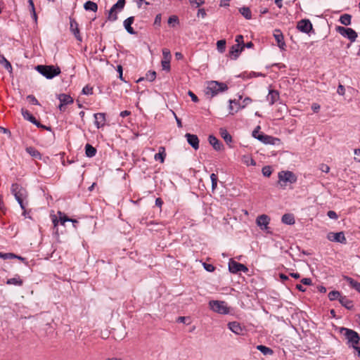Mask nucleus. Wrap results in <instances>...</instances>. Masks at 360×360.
I'll return each instance as SVG.
<instances>
[{
	"label": "nucleus",
	"mask_w": 360,
	"mask_h": 360,
	"mask_svg": "<svg viewBox=\"0 0 360 360\" xmlns=\"http://www.w3.org/2000/svg\"><path fill=\"white\" fill-rule=\"evenodd\" d=\"M11 191L12 194L15 196V200L19 203L21 209L23 210L22 214L25 216L26 207L29 204L27 191L21 185L16 183L11 185Z\"/></svg>",
	"instance_id": "f257e3e1"
},
{
	"label": "nucleus",
	"mask_w": 360,
	"mask_h": 360,
	"mask_svg": "<svg viewBox=\"0 0 360 360\" xmlns=\"http://www.w3.org/2000/svg\"><path fill=\"white\" fill-rule=\"evenodd\" d=\"M340 333L345 336L347 340V344L349 347L354 348L359 344L360 335L354 330L347 328H341Z\"/></svg>",
	"instance_id": "f03ea898"
},
{
	"label": "nucleus",
	"mask_w": 360,
	"mask_h": 360,
	"mask_svg": "<svg viewBox=\"0 0 360 360\" xmlns=\"http://www.w3.org/2000/svg\"><path fill=\"white\" fill-rule=\"evenodd\" d=\"M35 69L47 79H52L60 73V69L54 65H39Z\"/></svg>",
	"instance_id": "7ed1b4c3"
},
{
	"label": "nucleus",
	"mask_w": 360,
	"mask_h": 360,
	"mask_svg": "<svg viewBox=\"0 0 360 360\" xmlns=\"http://www.w3.org/2000/svg\"><path fill=\"white\" fill-rule=\"evenodd\" d=\"M227 89L228 86L225 83L211 81L208 83L205 94L212 98L219 92L225 91Z\"/></svg>",
	"instance_id": "20e7f679"
},
{
	"label": "nucleus",
	"mask_w": 360,
	"mask_h": 360,
	"mask_svg": "<svg viewBox=\"0 0 360 360\" xmlns=\"http://www.w3.org/2000/svg\"><path fill=\"white\" fill-rule=\"evenodd\" d=\"M210 308L214 312L220 314H228L230 313V308L224 301L210 300L209 302Z\"/></svg>",
	"instance_id": "39448f33"
},
{
	"label": "nucleus",
	"mask_w": 360,
	"mask_h": 360,
	"mask_svg": "<svg viewBox=\"0 0 360 360\" xmlns=\"http://www.w3.org/2000/svg\"><path fill=\"white\" fill-rule=\"evenodd\" d=\"M125 5V0H118V1L112 6L108 12V20L110 21H115L117 19V11H122Z\"/></svg>",
	"instance_id": "423d86ee"
},
{
	"label": "nucleus",
	"mask_w": 360,
	"mask_h": 360,
	"mask_svg": "<svg viewBox=\"0 0 360 360\" xmlns=\"http://www.w3.org/2000/svg\"><path fill=\"white\" fill-rule=\"evenodd\" d=\"M336 31L342 36L348 38L352 42L356 41L357 33L352 28L338 26Z\"/></svg>",
	"instance_id": "0eeeda50"
},
{
	"label": "nucleus",
	"mask_w": 360,
	"mask_h": 360,
	"mask_svg": "<svg viewBox=\"0 0 360 360\" xmlns=\"http://www.w3.org/2000/svg\"><path fill=\"white\" fill-rule=\"evenodd\" d=\"M279 182H283L285 186L286 183L294 184L297 181L296 175L290 171H281L278 173Z\"/></svg>",
	"instance_id": "6e6552de"
},
{
	"label": "nucleus",
	"mask_w": 360,
	"mask_h": 360,
	"mask_svg": "<svg viewBox=\"0 0 360 360\" xmlns=\"http://www.w3.org/2000/svg\"><path fill=\"white\" fill-rule=\"evenodd\" d=\"M229 269L230 272H231L232 274H238V272L240 271H248V269L245 265L237 262L233 259H231L229 262Z\"/></svg>",
	"instance_id": "1a4fd4ad"
},
{
	"label": "nucleus",
	"mask_w": 360,
	"mask_h": 360,
	"mask_svg": "<svg viewBox=\"0 0 360 360\" xmlns=\"http://www.w3.org/2000/svg\"><path fill=\"white\" fill-rule=\"evenodd\" d=\"M58 98L60 101L58 108L61 112H64L66 108L65 106L72 103L74 101L73 98L70 95L65 94H60L58 95Z\"/></svg>",
	"instance_id": "9d476101"
},
{
	"label": "nucleus",
	"mask_w": 360,
	"mask_h": 360,
	"mask_svg": "<svg viewBox=\"0 0 360 360\" xmlns=\"http://www.w3.org/2000/svg\"><path fill=\"white\" fill-rule=\"evenodd\" d=\"M327 239L332 242H337L342 244H345L347 243V239L343 231L338 233L330 232L327 235Z\"/></svg>",
	"instance_id": "9b49d317"
},
{
	"label": "nucleus",
	"mask_w": 360,
	"mask_h": 360,
	"mask_svg": "<svg viewBox=\"0 0 360 360\" xmlns=\"http://www.w3.org/2000/svg\"><path fill=\"white\" fill-rule=\"evenodd\" d=\"M274 37L275 38V40L276 41L278 46L281 50H285L286 44L285 43L284 36H283L282 32L278 29H276L274 31Z\"/></svg>",
	"instance_id": "f8f14e48"
},
{
	"label": "nucleus",
	"mask_w": 360,
	"mask_h": 360,
	"mask_svg": "<svg viewBox=\"0 0 360 360\" xmlns=\"http://www.w3.org/2000/svg\"><path fill=\"white\" fill-rule=\"evenodd\" d=\"M297 28L300 32L309 33L312 30V24L309 20H301L297 22Z\"/></svg>",
	"instance_id": "ddd939ff"
},
{
	"label": "nucleus",
	"mask_w": 360,
	"mask_h": 360,
	"mask_svg": "<svg viewBox=\"0 0 360 360\" xmlns=\"http://www.w3.org/2000/svg\"><path fill=\"white\" fill-rule=\"evenodd\" d=\"M256 139L265 144L276 145L280 140L278 138L273 137L264 134H258Z\"/></svg>",
	"instance_id": "4468645a"
},
{
	"label": "nucleus",
	"mask_w": 360,
	"mask_h": 360,
	"mask_svg": "<svg viewBox=\"0 0 360 360\" xmlns=\"http://www.w3.org/2000/svg\"><path fill=\"white\" fill-rule=\"evenodd\" d=\"M70 29L72 33L75 35V38L79 41H82V38L80 35L79 29V25L77 22L75 20V19L72 18H70Z\"/></svg>",
	"instance_id": "2eb2a0df"
},
{
	"label": "nucleus",
	"mask_w": 360,
	"mask_h": 360,
	"mask_svg": "<svg viewBox=\"0 0 360 360\" xmlns=\"http://www.w3.org/2000/svg\"><path fill=\"white\" fill-rule=\"evenodd\" d=\"M270 221V218L266 214H262L257 217L256 224L262 230H266Z\"/></svg>",
	"instance_id": "dca6fc26"
},
{
	"label": "nucleus",
	"mask_w": 360,
	"mask_h": 360,
	"mask_svg": "<svg viewBox=\"0 0 360 360\" xmlns=\"http://www.w3.org/2000/svg\"><path fill=\"white\" fill-rule=\"evenodd\" d=\"M21 112L23 117L25 120H29L30 122L33 123L38 127L46 128L45 126L40 124V122H38L37 119L27 110L22 108Z\"/></svg>",
	"instance_id": "f3484780"
},
{
	"label": "nucleus",
	"mask_w": 360,
	"mask_h": 360,
	"mask_svg": "<svg viewBox=\"0 0 360 360\" xmlns=\"http://www.w3.org/2000/svg\"><path fill=\"white\" fill-rule=\"evenodd\" d=\"M188 143L195 149L199 148V139L197 135L186 133L185 135Z\"/></svg>",
	"instance_id": "a211bd4d"
},
{
	"label": "nucleus",
	"mask_w": 360,
	"mask_h": 360,
	"mask_svg": "<svg viewBox=\"0 0 360 360\" xmlns=\"http://www.w3.org/2000/svg\"><path fill=\"white\" fill-rule=\"evenodd\" d=\"M245 45L240 46V44H234L231 46L229 50V55L233 57V59H236L239 54L243 51Z\"/></svg>",
	"instance_id": "6ab92c4d"
},
{
	"label": "nucleus",
	"mask_w": 360,
	"mask_h": 360,
	"mask_svg": "<svg viewBox=\"0 0 360 360\" xmlns=\"http://www.w3.org/2000/svg\"><path fill=\"white\" fill-rule=\"evenodd\" d=\"M95 125L98 129L103 127L105 123V114L102 112L95 113Z\"/></svg>",
	"instance_id": "aec40b11"
},
{
	"label": "nucleus",
	"mask_w": 360,
	"mask_h": 360,
	"mask_svg": "<svg viewBox=\"0 0 360 360\" xmlns=\"http://www.w3.org/2000/svg\"><path fill=\"white\" fill-rule=\"evenodd\" d=\"M280 98L279 93L276 90H269L267 95V101L270 105H274Z\"/></svg>",
	"instance_id": "412c9836"
},
{
	"label": "nucleus",
	"mask_w": 360,
	"mask_h": 360,
	"mask_svg": "<svg viewBox=\"0 0 360 360\" xmlns=\"http://www.w3.org/2000/svg\"><path fill=\"white\" fill-rule=\"evenodd\" d=\"M208 141L210 145L212 146L214 150H221L222 149V143L213 135H210Z\"/></svg>",
	"instance_id": "4be33fe9"
},
{
	"label": "nucleus",
	"mask_w": 360,
	"mask_h": 360,
	"mask_svg": "<svg viewBox=\"0 0 360 360\" xmlns=\"http://www.w3.org/2000/svg\"><path fill=\"white\" fill-rule=\"evenodd\" d=\"M229 328L234 333L240 335L243 333V328L240 324L236 321L230 322L228 324Z\"/></svg>",
	"instance_id": "5701e85b"
},
{
	"label": "nucleus",
	"mask_w": 360,
	"mask_h": 360,
	"mask_svg": "<svg viewBox=\"0 0 360 360\" xmlns=\"http://www.w3.org/2000/svg\"><path fill=\"white\" fill-rule=\"evenodd\" d=\"M134 17L133 16L129 17L124 21V26L126 30L131 34H134L136 33L134 30L131 27V25L134 23Z\"/></svg>",
	"instance_id": "b1692460"
},
{
	"label": "nucleus",
	"mask_w": 360,
	"mask_h": 360,
	"mask_svg": "<svg viewBox=\"0 0 360 360\" xmlns=\"http://www.w3.org/2000/svg\"><path fill=\"white\" fill-rule=\"evenodd\" d=\"M26 152L34 159L41 160V155L34 147L29 146L25 148Z\"/></svg>",
	"instance_id": "393cba45"
},
{
	"label": "nucleus",
	"mask_w": 360,
	"mask_h": 360,
	"mask_svg": "<svg viewBox=\"0 0 360 360\" xmlns=\"http://www.w3.org/2000/svg\"><path fill=\"white\" fill-rule=\"evenodd\" d=\"M339 302L343 307H345L347 309H352L354 307L352 301L349 300L346 296L342 295Z\"/></svg>",
	"instance_id": "a878e982"
},
{
	"label": "nucleus",
	"mask_w": 360,
	"mask_h": 360,
	"mask_svg": "<svg viewBox=\"0 0 360 360\" xmlns=\"http://www.w3.org/2000/svg\"><path fill=\"white\" fill-rule=\"evenodd\" d=\"M345 280L349 284V285L360 292V283L355 281L352 278L345 276Z\"/></svg>",
	"instance_id": "bb28decb"
},
{
	"label": "nucleus",
	"mask_w": 360,
	"mask_h": 360,
	"mask_svg": "<svg viewBox=\"0 0 360 360\" xmlns=\"http://www.w3.org/2000/svg\"><path fill=\"white\" fill-rule=\"evenodd\" d=\"M281 221L283 224H288V225H292L294 224L295 221L294 216L292 214H285L283 215L281 218Z\"/></svg>",
	"instance_id": "cd10ccee"
},
{
	"label": "nucleus",
	"mask_w": 360,
	"mask_h": 360,
	"mask_svg": "<svg viewBox=\"0 0 360 360\" xmlns=\"http://www.w3.org/2000/svg\"><path fill=\"white\" fill-rule=\"evenodd\" d=\"M6 284L8 285H15L18 286H22L23 284V281L20 278V276H16L14 278H9L6 281Z\"/></svg>",
	"instance_id": "c85d7f7f"
},
{
	"label": "nucleus",
	"mask_w": 360,
	"mask_h": 360,
	"mask_svg": "<svg viewBox=\"0 0 360 360\" xmlns=\"http://www.w3.org/2000/svg\"><path fill=\"white\" fill-rule=\"evenodd\" d=\"M0 64L3 65V66L10 72H12V65L11 63L5 58V56L0 53Z\"/></svg>",
	"instance_id": "c756f323"
},
{
	"label": "nucleus",
	"mask_w": 360,
	"mask_h": 360,
	"mask_svg": "<svg viewBox=\"0 0 360 360\" xmlns=\"http://www.w3.org/2000/svg\"><path fill=\"white\" fill-rule=\"evenodd\" d=\"M166 157L165 149L164 147L159 148V152L155 155V160H159L160 162H164Z\"/></svg>",
	"instance_id": "7c9ffc66"
},
{
	"label": "nucleus",
	"mask_w": 360,
	"mask_h": 360,
	"mask_svg": "<svg viewBox=\"0 0 360 360\" xmlns=\"http://www.w3.org/2000/svg\"><path fill=\"white\" fill-rule=\"evenodd\" d=\"M85 153L87 157L92 158L96 155V149L91 145L87 143L85 146Z\"/></svg>",
	"instance_id": "2f4dec72"
},
{
	"label": "nucleus",
	"mask_w": 360,
	"mask_h": 360,
	"mask_svg": "<svg viewBox=\"0 0 360 360\" xmlns=\"http://www.w3.org/2000/svg\"><path fill=\"white\" fill-rule=\"evenodd\" d=\"M84 8L86 11L96 12L98 10V5L91 1H87L84 5Z\"/></svg>",
	"instance_id": "473e14b6"
},
{
	"label": "nucleus",
	"mask_w": 360,
	"mask_h": 360,
	"mask_svg": "<svg viewBox=\"0 0 360 360\" xmlns=\"http://www.w3.org/2000/svg\"><path fill=\"white\" fill-rule=\"evenodd\" d=\"M220 135L221 138L224 139V140L226 142V143H230L232 142V137L229 134V133L225 129H220Z\"/></svg>",
	"instance_id": "72a5a7b5"
},
{
	"label": "nucleus",
	"mask_w": 360,
	"mask_h": 360,
	"mask_svg": "<svg viewBox=\"0 0 360 360\" xmlns=\"http://www.w3.org/2000/svg\"><path fill=\"white\" fill-rule=\"evenodd\" d=\"M251 102L252 99L249 97H246L245 98H244L241 103L239 101H238V107L236 108L235 112H238L239 110L245 108Z\"/></svg>",
	"instance_id": "f704fd0d"
},
{
	"label": "nucleus",
	"mask_w": 360,
	"mask_h": 360,
	"mask_svg": "<svg viewBox=\"0 0 360 360\" xmlns=\"http://www.w3.org/2000/svg\"><path fill=\"white\" fill-rule=\"evenodd\" d=\"M58 214L59 215V221L60 224L64 225L66 221H72V222H77V220L70 219L65 214H63L62 212L58 211Z\"/></svg>",
	"instance_id": "c9c22d12"
},
{
	"label": "nucleus",
	"mask_w": 360,
	"mask_h": 360,
	"mask_svg": "<svg viewBox=\"0 0 360 360\" xmlns=\"http://www.w3.org/2000/svg\"><path fill=\"white\" fill-rule=\"evenodd\" d=\"M352 15L347 13L340 16L339 21L344 25H349L351 24Z\"/></svg>",
	"instance_id": "e433bc0d"
},
{
	"label": "nucleus",
	"mask_w": 360,
	"mask_h": 360,
	"mask_svg": "<svg viewBox=\"0 0 360 360\" xmlns=\"http://www.w3.org/2000/svg\"><path fill=\"white\" fill-rule=\"evenodd\" d=\"M257 349L264 355H272L274 354V351L271 348L262 345H257Z\"/></svg>",
	"instance_id": "4c0bfd02"
},
{
	"label": "nucleus",
	"mask_w": 360,
	"mask_h": 360,
	"mask_svg": "<svg viewBox=\"0 0 360 360\" xmlns=\"http://www.w3.org/2000/svg\"><path fill=\"white\" fill-rule=\"evenodd\" d=\"M240 13L246 19L250 20L252 18V13L248 7H243L240 9Z\"/></svg>",
	"instance_id": "58836bf2"
},
{
	"label": "nucleus",
	"mask_w": 360,
	"mask_h": 360,
	"mask_svg": "<svg viewBox=\"0 0 360 360\" xmlns=\"http://www.w3.org/2000/svg\"><path fill=\"white\" fill-rule=\"evenodd\" d=\"M341 296H342L341 293L337 290H333V291L330 292L328 295L329 300L331 301L336 300H340Z\"/></svg>",
	"instance_id": "ea45409f"
},
{
	"label": "nucleus",
	"mask_w": 360,
	"mask_h": 360,
	"mask_svg": "<svg viewBox=\"0 0 360 360\" xmlns=\"http://www.w3.org/2000/svg\"><path fill=\"white\" fill-rule=\"evenodd\" d=\"M0 257L4 259H13V258H18L19 259H23L22 257H21L20 256H17L13 253L0 252Z\"/></svg>",
	"instance_id": "a19ab883"
},
{
	"label": "nucleus",
	"mask_w": 360,
	"mask_h": 360,
	"mask_svg": "<svg viewBox=\"0 0 360 360\" xmlns=\"http://www.w3.org/2000/svg\"><path fill=\"white\" fill-rule=\"evenodd\" d=\"M217 48L219 52L224 53L226 49V40L221 39L217 42Z\"/></svg>",
	"instance_id": "79ce46f5"
},
{
	"label": "nucleus",
	"mask_w": 360,
	"mask_h": 360,
	"mask_svg": "<svg viewBox=\"0 0 360 360\" xmlns=\"http://www.w3.org/2000/svg\"><path fill=\"white\" fill-rule=\"evenodd\" d=\"M210 179H211V181H212V189L214 191L217 186L218 177H217V174L212 173L210 175Z\"/></svg>",
	"instance_id": "37998d69"
},
{
	"label": "nucleus",
	"mask_w": 360,
	"mask_h": 360,
	"mask_svg": "<svg viewBox=\"0 0 360 360\" xmlns=\"http://www.w3.org/2000/svg\"><path fill=\"white\" fill-rule=\"evenodd\" d=\"M243 162L244 164H245L247 166H249V165H252V166H255L256 165V162L255 161V160H253L251 157L250 156H244L243 157Z\"/></svg>",
	"instance_id": "c03bdc74"
},
{
	"label": "nucleus",
	"mask_w": 360,
	"mask_h": 360,
	"mask_svg": "<svg viewBox=\"0 0 360 360\" xmlns=\"http://www.w3.org/2000/svg\"><path fill=\"white\" fill-rule=\"evenodd\" d=\"M262 172L264 176L269 177L272 174V169L270 166H264L262 169Z\"/></svg>",
	"instance_id": "a18cd8bd"
},
{
	"label": "nucleus",
	"mask_w": 360,
	"mask_h": 360,
	"mask_svg": "<svg viewBox=\"0 0 360 360\" xmlns=\"http://www.w3.org/2000/svg\"><path fill=\"white\" fill-rule=\"evenodd\" d=\"M162 56H163V59L162 60H171L172 56H171V53H170V51H169V49H162Z\"/></svg>",
	"instance_id": "49530a36"
},
{
	"label": "nucleus",
	"mask_w": 360,
	"mask_h": 360,
	"mask_svg": "<svg viewBox=\"0 0 360 360\" xmlns=\"http://www.w3.org/2000/svg\"><path fill=\"white\" fill-rule=\"evenodd\" d=\"M146 79L153 82L156 78V72L155 71H149L146 75Z\"/></svg>",
	"instance_id": "de8ad7c7"
},
{
	"label": "nucleus",
	"mask_w": 360,
	"mask_h": 360,
	"mask_svg": "<svg viewBox=\"0 0 360 360\" xmlns=\"http://www.w3.org/2000/svg\"><path fill=\"white\" fill-rule=\"evenodd\" d=\"M230 105H229V113L231 115H234L236 112H235L236 109H234V107L232 105V103H234L236 105V108L238 107V101L236 99L234 100H229Z\"/></svg>",
	"instance_id": "09e8293b"
},
{
	"label": "nucleus",
	"mask_w": 360,
	"mask_h": 360,
	"mask_svg": "<svg viewBox=\"0 0 360 360\" xmlns=\"http://www.w3.org/2000/svg\"><path fill=\"white\" fill-rule=\"evenodd\" d=\"M161 65L162 70L169 72L170 70V60H162Z\"/></svg>",
	"instance_id": "8fccbe9b"
},
{
	"label": "nucleus",
	"mask_w": 360,
	"mask_h": 360,
	"mask_svg": "<svg viewBox=\"0 0 360 360\" xmlns=\"http://www.w3.org/2000/svg\"><path fill=\"white\" fill-rule=\"evenodd\" d=\"M168 24L174 26V24H179V18L176 15H172L168 19Z\"/></svg>",
	"instance_id": "3c124183"
},
{
	"label": "nucleus",
	"mask_w": 360,
	"mask_h": 360,
	"mask_svg": "<svg viewBox=\"0 0 360 360\" xmlns=\"http://www.w3.org/2000/svg\"><path fill=\"white\" fill-rule=\"evenodd\" d=\"M82 94L85 95H91L93 94V88L89 85L85 86L82 89Z\"/></svg>",
	"instance_id": "603ef678"
},
{
	"label": "nucleus",
	"mask_w": 360,
	"mask_h": 360,
	"mask_svg": "<svg viewBox=\"0 0 360 360\" xmlns=\"http://www.w3.org/2000/svg\"><path fill=\"white\" fill-rule=\"evenodd\" d=\"M205 269L209 272H213L214 270H215V267L211 264H207L206 262H204L202 264Z\"/></svg>",
	"instance_id": "864d4df0"
},
{
	"label": "nucleus",
	"mask_w": 360,
	"mask_h": 360,
	"mask_svg": "<svg viewBox=\"0 0 360 360\" xmlns=\"http://www.w3.org/2000/svg\"><path fill=\"white\" fill-rule=\"evenodd\" d=\"M205 3L203 0H190V4L193 6L199 7Z\"/></svg>",
	"instance_id": "5fc2aeb1"
},
{
	"label": "nucleus",
	"mask_w": 360,
	"mask_h": 360,
	"mask_svg": "<svg viewBox=\"0 0 360 360\" xmlns=\"http://www.w3.org/2000/svg\"><path fill=\"white\" fill-rule=\"evenodd\" d=\"M27 101L32 105H39L37 99L33 95H29L27 96Z\"/></svg>",
	"instance_id": "6e6d98bb"
},
{
	"label": "nucleus",
	"mask_w": 360,
	"mask_h": 360,
	"mask_svg": "<svg viewBox=\"0 0 360 360\" xmlns=\"http://www.w3.org/2000/svg\"><path fill=\"white\" fill-rule=\"evenodd\" d=\"M52 222H53V229H55V232L56 234H58V223L60 222L59 219H58V218L56 217V216H53L52 217Z\"/></svg>",
	"instance_id": "4d7b16f0"
},
{
	"label": "nucleus",
	"mask_w": 360,
	"mask_h": 360,
	"mask_svg": "<svg viewBox=\"0 0 360 360\" xmlns=\"http://www.w3.org/2000/svg\"><path fill=\"white\" fill-rule=\"evenodd\" d=\"M327 215L328 216L329 218L333 219H337L338 218L337 213L333 210L328 211Z\"/></svg>",
	"instance_id": "13d9d810"
},
{
	"label": "nucleus",
	"mask_w": 360,
	"mask_h": 360,
	"mask_svg": "<svg viewBox=\"0 0 360 360\" xmlns=\"http://www.w3.org/2000/svg\"><path fill=\"white\" fill-rule=\"evenodd\" d=\"M319 169L325 173H328L330 171V167L326 164H321L319 167Z\"/></svg>",
	"instance_id": "bf43d9fd"
},
{
	"label": "nucleus",
	"mask_w": 360,
	"mask_h": 360,
	"mask_svg": "<svg viewBox=\"0 0 360 360\" xmlns=\"http://www.w3.org/2000/svg\"><path fill=\"white\" fill-rule=\"evenodd\" d=\"M188 94L189 95V96L191 97V100L195 102V103H197L198 102V96L191 91H188Z\"/></svg>",
	"instance_id": "052dcab7"
},
{
	"label": "nucleus",
	"mask_w": 360,
	"mask_h": 360,
	"mask_svg": "<svg viewBox=\"0 0 360 360\" xmlns=\"http://www.w3.org/2000/svg\"><path fill=\"white\" fill-rule=\"evenodd\" d=\"M27 3H28V9H29L30 12L31 13V12L35 11V7H34V4L33 0H28Z\"/></svg>",
	"instance_id": "680f3d73"
},
{
	"label": "nucleus",
	"mask_w": 360,
	"mask_h": 360,
	"mask_svg": "<svg viewBox=\"0 0 360 360\" xmlns=\"http://www.w3.org/2000/svg\"><path fill=\"white\" fill-rule=\"evenodd\" d=\"M117 72H119V78L122 80V81H124L125 82V80L124 79L123 77H122V72H123V69H122V66L121 65H119L117 66Z\"/></svg>",
	"instance_id": "e2e57ef3"
},
{
	"label": "nucleus",
	"mask_w": 360,
	"mask_h": 360,
	"mask_svg": "<svg viewBox=\"0 0 360 360\" xmlns=\"http://www.w3.org/2000/svg\"><path fill=\"white\" fill-rule=\"evenodd\" d=\"M236 44H240V46H243L244 44L243 42V35H237L236 37Z\"/></svg>",
	"instance_id": "0e129e2a"
},
{
	"label": "nucleus",
	"mask_w": 360,
	"mask_h": 360,
	"mask_svg": "<svg viewBox=\"0 0 360 360\" xmlns=\"http://www.w3.org/2000/svg\"><path fill=\"white\" fill-rule=\"evenodd\" d=\"M337 92L338 94L343 96L345 94V89L343 85L339 84Z\"/></svg>",
	"instance_id": "69168bd1"
},
{
	"label": "nucleus",
	"mask_w": 360,
	"mask_h": 360,
	"mask_svg": "<svg viewBox=\"0 0 360 360\" xmlns=\"http://www.w3.org/2000/svg\"><path fill=\"white\" fill-rule=\"evenodd\" d=\"M354 155H356L354 157V160L360 162V148L354 150Z\"/></svg>",
	"instance_id": "338daca9"
},
{
	"label": "nucleus",
	"mask_w": 360,
	"mask_h": 360,
	"mask_svg": "<svg viewBox=\"0 0 360 360\" xmlns=\"http://www.w3.org/2000/svg\"><path fill=\"white\" fill-rule=\"evenodd\" d=\"M301 283L304 285H310L312 283V281L311 278H304L301 280Z\"/></svg>",
	"instance_id": "774afa93"
}]
</instances>
